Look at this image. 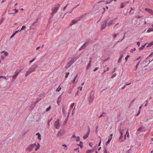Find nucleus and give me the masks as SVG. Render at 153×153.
Masks as SVG:
<instances>
[{"mask_svg":"<svg viewBox=\"0 0 153 153\" xmlns=\"http://www.w3.org/2000/svg\"><path fill=\"white\" fill-rule=\"evenodd\" d=\"M123 131V130H122V131H121L120 129V133L121 134V135L119 137V141L121 142L123 141L126 139V135H125V137L124 138H123V133L122 132V131Z\"/></svg>","mask_w":153,"mask_h":153,"instance_id":"1","label":"nucleus"},{"mask_svg":"<svg viewBox=\"0 0 153 153\" xmlns=\"http://www.w3.org/2000/svg\"><path fill=\"white\" fill-rule=\"evenodd\" d=\"M153 56V52H152L146 59V60H144L143 63V64H145L146 63L148 62V60H149V59H150Z\"/></svg>","mask_w":153,"mask_h":153,"instance_id":"2","label":"nucleus"},{"mask_svg":"<svg viewBox=\"0 0 153 153\" xmlns=\"http://www.w3.org/2000/svg\"><path fill=\"white\" fill-rule=\"evenodd\" d=\"M54 127L56 129H58L60 127V123L59 119H57L56 121L55 122Z\"/></svg>","mask_w":153,"mask_h":153,"instance_id":"3","label":"nucleus"},{"mask_svg":"<svg viewBox=\"0 0 153 153\" xmlns=\"http://www.w3.org/2000/svg\"><path fill=\"white\" fill-rule=\"evenodd\" d=\"M97 148V145H95L92 149L88 150L87 151L86 153H90L93 152V151H95Z\"/></svg>","mask_w":153,"mask_h":153,"instance_id":"4","label":"nucleus"},{"mask_svg":"<svg viewBox=\"0 0 153 153\" xmlns=\"http://www.w3.org/2000/svg\"><path fill=\"white\" fill-rule=\"evenodd\" d=\"M65 133V131L63 130H61L59 131L57 134V137H59L60 136L63 135Z\"/></svg>","mask_w":153,"mask_h":153,"instance_id":"5","label":"nucleus"},{"mask_svg":"<svg viewBox=\"0 0 153 153\" xmlns=\"http://www.w3.org/2000/svg\"><path fill=\"white\" fill-rule=\"evenodd\" d=\"M90 131V128L89 127H88V131L87 132L85 135L83 136V137L84 139L85 140L88 137V135L89 134Z\"/></svg>","mask_w":153,"mask_h":153,"instance_id":"6","label":"nucleus"},{"mask_svg":"<svg viewBox=\"0 0 153 153\" xmlns=\"http://www.w3.org/2000/svg\"><path fill=\"white\" fill-rule=\"evenodd\" d=\"M58 9L57 8V7H55L54 9L53 10V11L52 13H51V16L50 17L49 19H50L51 18H52L53 17L54 13H56V12L58 11Z\"/></svg>","mask_w":153,"mask_h":153,"instance_id":"7","label":"nucleus"},{"mask_svg":"<svg viewBox=\"0 0 153 153\" xmlns=\"http://www.w3.org/2000/svg\"><path fill=\"white\" fill-rule=\"evenodd\" d=\"M106 22H105L104 21L103 24H101V30H102L106 27L107 23H106Z\"/></svg>","mask_w":153,"mask_h":153,"instance_id":"8","label":"nucleus"},{"mask_svg":"<svg viewBox=\"0 0 153 153\" xmlns=\"http://www.w3.org/2000/svg\"><path fill=\"white\" fill-rule=\"evenodd\" d=\"M78 58V57H75L72 58L69 62L71 63V64H72L76 61Z\"/></svg>","mask_w":153,"mask_h":153,"instance_id":"9","label":"nucleus"},{"mask_svg":"<svg viewBox=\"0 0 153 153\" xmlns=\"http://www.w3.org/2000/svg\"><path fill=\"white\" fill-rule=\"evenodd\" d=\"M31 144L27 148L26 150H27L29 152L31 151L33 148Z\"/></svg>","mask_w":153,"mask_h":153,"instance_id":"10","label":"nucleus"},{"mask_svg":"<svg viewBox=\"0 0 153 153\" xmlns=\"http://www.w3.org/2000/svg\"><path fill=\"white\" fill-rule=\"evenodd\" d=\"M20 72V71H16L15 72V74H14V75H13V77H12L13 79H14V80H15L16 79V77L17 76L18 74Z\"/></svg>","mask_w":153,"mask_h":153,"instance_id":"11","label":"nucleus"},{"mask_svg":"<svg viewBox=\"0 0 153 153\" xmlns=\"http://www.w3.org/2000/svg\"><path fill=\"white\" fill-rule=\"evenodd\" d=\"M79 20H73L71 22L70 24V26H72L73 25L75 24Z\"/></svg>","mask_w":153,"mask_h":153,"instance_id":"12","label":"nucleus"},{"mask_svg":"<svg viewBox=\"0 0 153 153\" xmlns=\"http://www.w3.org/2000/svg\"><path fill=\"white\" fill-rule=\"evenodd\" d=\"M91 40L90 39H88L87 41L84 43V46L86 47L91 42Z\"/></svg>","mask_w":153,"mask_h":153,"instance_id":"13","label":"nucleus"},{"mask_svg":"<svg viewBox=\"0 0 153 153\" xmlns=\"http://www.w3.org/2000/svg\"><path fill=\"white\" fill-rule=\"evenodd\" d=\"M148 44V43H145L144 45H142L141 47L139 48V51H141L143 49L145 48V47L146 46L147 44Z\"/></svg>","mask_w":153,"mask_h":153,"instance_id":"14","label":"nucleus"},{"mask_svg":"<svg viewBox=\"0 0 153 153\" xmlns=\"http://www.w3.org/2000/svg\"><path fill=\"white\" fill-rule=\"evenodd\" d=\"M94 97L91 96H91L89 98V103L91 104L92 101H93Z\"/></svg>","mask_w":153,"mask_h":153,"instance_id":"15","label":"nucleus"},{"mask_svg":"<svg viewBox=\"0 0 153 153\" xmlns=\"http://www.w3.org/2000/svg\"><path fill=\"white\" fill-rule=\"evenodd\" d=\"M72 65L69 62L67 64H66L65 68H68L69 67Z\"/></svg>","mask_w":153,"mask_h":153,"instance_id":"16","label":"nucleus"},{"mask_svg":"<svg viewBox=\"0 0 153 153\" xmlns=\"http://www.w3.org/2000/svg\"><path fill=\"white\" fill-rule=\"evenodd\" d=\"M153 60V58L152 59L151 58H150V59H149V60H148V62H149L147 64H146V63L145 64H143V65H144V67H146V66H147L148 65H149V64L151 62H152Z\"/></svg>","mask_w":153,"mask_h":153,"instance_id":"17","label":"nucleus"},{"mask_svg":"<svg viewBox=\"0 0 153 153\" xmlns=\"http://www.w3.org/2000/svg\"><path fill=\"white\" fill-rule=\"evenodd\" d=\"M36 135L38 136V137L37 138L39 140H41V135L39 132L36 133Z\"/></svg>","mask_w":153,"mask_h":153,"instance_id":"18","label":"nucleus"},{"mask_svg":"<svg viewBox=\"0 0 153 153\" xmlns=\"http://www.w3.org/2000/svg\"><path fill=\"white\" fill-rule=\"evenodd\" d=\"M123 56V55L122 53L120 54V58L118 61V62L119 63L121 62Z\"/></svg>","mask_w":153,"mask_h":153,"instance_id":"19","label":"nucleus"},{"mask_svg":"<svg viewBox=\"0 0 153 153\" xmlns=\"http://www.w3.org/2000/svg\"><path fill=\"white\" fill-rule=\"evenodd\" d=\"M146 47L147 48H149L152 45H153V41L149 43H148L147 44Z\"/></svg>","mask_w":153,"mask_h":153,"instance_id":"20","label":"nucleus"},{"mask_svg":"<svg viewBox=\"0 0 153 153\" xmlns=\"http://www.w3.org/2000/svg\"><path fill=\"white\" fill-rule=\"evenodd\" d=\"M145 10L146 11L148 12L149 13H150L151 14L152 12H153L152 10H151L150 9H149L148 8H146L145 9Z\"/></svg>","mask_w":153,"mask_h":153,"instance_id":"21","label":"nucleus"},{"mask_svg":"<svg viewBox=\"0 0 153 153\" xmlns=\"http://www.w3.org/2000/svg\"><path fill=\"white\" fill-rule=\"evenodd\" d=\"M112 139V137H110L108 139L107 141L105 143V144L107 146L108 145L109 143Z\"/></svg>","mask_w":153,"mask_h":153,"instance_id":"22","label":"nucleus"},{"mask_svg":"<svg viewBox=\"0 0 153 153\" xmlns=\"http://www.w3.org/2000/svg\"><path fill=\"white\" fill-rule=\"evenodd\" d=\"M113 24V22L112 20H110L107 24L108 26H110L111 25Z\"/></svg>","mask_w":153,"mask_h":153,"instance_id":"23","label":"nucleus"},{"mask_svg":"<svg viewBox=\"0 0 153 153\" xmlns=\"http://www.w3.org/2000/svg\"><path fill=\"white\" fill-rule=\"evenodd\" d=\"M13 11H15V13H13V16H14L15 15V14L16 13H18L19 12L18 10H17V9H13Z\"/></svg>","mask_w":153,"mask_h":153,"instance_id":"24","label":"nucleus"},{"mask_svg":"<svg viewBox=\"0 0 153 153\" xmlns=\"http://www.w3.org/2000/svg\"><path fill=\"white\" fill-rule=\"evenodd\" d=\"M31 72H32L30 70L29 71H27L26 73L25 74V76H27Z\"/></svg>","mask_w":153,"mask_h":153,"instance_id":"25","label":"nucleus"},{"mask_svg":"<svg viewBox=\"0 0 153 153\" xmlns=\"http://www.w3.org/2000/svg\"><path fill=\"white\" fill-rule=\"evenodd\" d=\"M36 148H35V151H37L39 148L40 146V145L39 143H38L37 145L36 146Z\"/></svg>","mask_w":153,"mask_h":153,"instance_id":"26","label":"nucleus"},{"mask_svg":"<svg viewBox=\"0 0 153 153\" xmlns=\"http://www.w3.org/2000/svg\"><path fill=\"white\" fill-rule=\"evenodd\" d=\"M63 106L62 108V113L63 114V115H65L67 114V112L65 111L64 110V107Z\"/></svg>","mask_w":153,"mask_h":153,"instance_id":"27","label":"nucleus"},{"mask_svg":"<svg viewBox=\"0 0 153 153\" xmlns=\"http://www.w3.org/2000/svg\"><path fill=\"white\" fill-rule=\"evenodd\" d=\"M85 46H84V44L82 45L81 47H80V48H79V51H80V50H81L82 49H84L85 48Z\"/></svg>","mask_w":153,"mask_h":153,"instance_id":"28","label":"nucleus"},{"mask_svg":"<svg viewBox=\"0 0 153 153\" xmlns=\"http://www.w3.org/2000/svg\"><path fill=\"white\" fill-rule=\"evenodd\" d=\"M29 70L31 71V72H32L35 71V68L33 67L32 66L30 68Z\"/></svg>","mask_w":153,"mask_h":153,"instance_id":"29","label":"nucleus"},{"mask_svg":"<svg viewBox=\"0 0 153 153\" xmlns=\"http://www.w3.org/2000/svg\"><path fill=\"white\" fill-rule=\"evenodd\" d=\"M61 98H58V99H57V103L58 104V105H59V103L61 102Z\"/></svg>","mask_w":153,"mask_h":153,"instance_id":"30","label":"nucleus"},{"mask_svg":"<svg viewBox=\"0 0 153 153\" xmlns=\"http://www.w3.org/2000/svg\"><path fill=\"white\" fill-rule=\"evenodd\" d=\"M87 14L85 13L83 15H82L81 16L79 17V19L78 20L81 19L82 18H84L86 16Z\"/></svg>","mask_w":153,"mask_h":153,"instance_id":"31","label":"nucleus"},{"mask_svg":"<svg viewBox=\"0 0 153 153\" xmlns=\"http://www.w3.org/2000/svg\"><path fill=\"white\" fill-rule=\"evenodd\" d=\"M77 76H78V74H77V75L75 76V77L74 78V79L72 81V82L73 83H74L75 82V80H76V78H77Z\"/></svg>","mask_w":153,"mask_h":153,"instance_id":"32","label":"nucleus"},{"mask_svg":"<svg viewBox=\"0 0 153 153\" xmlns=\"http://www.w3.org/2000/svg\"><path fill=\"white\" fill-rule=\"evenodd\" d=\"M51 105H50L49 106L48 108H46V111L47 112V111H49L51 110Z\"/></svg>","mask_w":153,"mask_h":153,"instance_id":"33","label":"nucleus"},{"mask_svg":"<svg viewBox=\"0 0 153 153\" xmlns=\"http://www.w3.org/2000/svg\"><path fill=\"white\" fill-rule=\"evenodd\" d=\"M104 153H108V151L106 147L105 146L104 147Z\"/></svg>","mask_w":153,"mask_h":153,"instance_id":"34","label":"nucleus"},{"mask_svg":"<svg viewBox=\"0 0 153 153\" xmlns=\"http://www.w3.org/2000/svg\"><path fill=\"white\" fill-rule=\"evenodd\" d=\"M61 89L62 88L60 87V86H59V87L56 89V91L59 92L61 90Z\"/></svg>","mask_w":153,"mask_h":153,"instance_id":"35","label":"nucleus"},{"mask_svg":"<svg viewBox=\"0 0 153 153\" xmlns=\"http://www.w3.org/2000/svg\"><path fill=\"white\" fill-rule=\"evenodd\" d=\"M68 117H67L66 118L65 120V121H64V123H63V124L64 125H65L66 124L67 121H68Z\"/></svg>","mask_w":153,"mask_h":153,"instance_id":"36","label":"nucleus"},{"mask_svg":"<svg viewBox=\"0 0 153 153\" xmlns=\"http://www.w3.org/2000/svg\"><path fill=\"white\" fill-rule=\"evenodd\" d=\"M109 19H110V17L109 16H108L106 19L104 20V22H106V23L109 20Z\"/></svg>","mask_w":153,"mask_h":153,"instance_id":"37","label":"nucleus"},{"mask_svg":"<svg viewBox=\"0 0 153 153\" xmlns=\"http://www.w3.org/2000/svg\"><path fill=\"white\" fill-rule=\"evenodd\" d=\"M32 66L33 67L35 68V69L36 68L38 67V66L36 64H33Z\"/></svg>","mask_w":153,"mask_h":153,"instance_id":"38","label":"nucleus"},{"mask_svg":"<svg viewBox=\"0 0 153 153\" xmlns=\"http://www.w3.org/2000/svg\"><path fill=\"white\" fill-rule=\"evenodd\" d=\"M62 14V13H59V14H57L56 17H58V18L60 17L61 16Z\"/></svg>","mask_w":153,"mask_h":153,"instance_id":"39","label":"nucleus"},{"mask_svg":"<svg viewBox=\"0 0 153 153\" xmlns=\"http://www.w3.org/2000/svg\"><path fill=\"white\" fill-rule=\"evenodd\" d=\"M26 28V27L25 25H23V26H22V27L21 28V29L20 30L21 31L24 30H25V29Z\"/></svg>","mask_w":153,"mask_h":153,"instance_id":"40","label":"nucleus"},{"mask_svg":"<svg viewBox=\"0 0 153 153\" xmlns=\"http://www.w3.org/2000/svg\"><path fill=\"white\" fill-rule=\"evenodd\" d=\"M152 31V28H149L147 30V32L148 33H150Z\"/></svg>","mask_w":153,"mask_h":153,"instance_id":"41","label":"nucleus"},{"mask_svg":"<svg viewBox=\"0 0 153 153\" xmlns=\"http://www.w3.org/2000/svg\"><path fill=\"white\" fill-rule=\"evenodd\" d=\"M125 5H124V3H121L120 7V8H123L124 7Z\"/></svg>","mask_w":153,"mask_h":153,"instance_id":"42","label":"nucleus"},{"mask_svg":"<svg viewBox=\"0 0 153 153\" xmlns=\"http://www.w3.org/2000/svg\"><path fill=\"white\" fill-rule=\"evenodd\" d=\"M130 57V56L129 55H127L125 58V59L126 60V61L127 62L128 60V58Z\"/></svg>","mask_w":153,"mask_h":153,"instance_id":"43","label":"nucleus"},{"mask_svg":"<svg viewBox=\"0 0 153 153\" xmlns=\"http://www.w3.org/2000/svg\"><path fill=\"white\" fill-rule=\"evenodd\" d=\"M126 134L127 135V137H129V134L128 132V129H127L126 131Z\"/></svg>","mask_w":153,"mask_h":153,"instance_id":"44","label":"nucleus"},{"mask_svg":"<svg viewBox=\"0 0 153 153\" xmlns=\"http://www.w3.org/2000/svg\"><path fill=\"white\" fill-rule=\"evenodd\" d=\"M76 141L78 142V141H79L80 137H79V136L77 137H76Z\"/></svg>","mask_w":153,"mask_h":153,"instance_id":"45","label":"nucleus"},{"mask_svg":"<svg viewBox=\"0 0 153 153\" xmlns=\"http://www.w3.org/2000/svg\"><path fill=\"white\" fill-rule=\"evenodd\" d=\"M36 59V57L33 58V59H32L31 60H30V61H29V64H30L32 62L35 60V59Z\"/></svg>","mask_w":153,"mask_h":153,"instance_id":"46","label":"nucleus"},{"mask_svg":"<svg viewBox=\"0 0 153 153\" xmlns=\"http://www.w3.org/2000/svg\"><path fill=\"white\" fill-rule=\"evenodd\" d=\"M4 55L5 56H6L8 55V53L7 52L5 51V52L4 53Z\"/></svg>","mask_w":153,"mask_h":153,"instance_id":"47","label":"nucleus"},{"mask_svg":"<svg viewBox=\"0 0 153 153\" xmlns=\"http://www.w3.org/2000/svg\"><path fill=\"white\" fill-rule=\"evenodd\" d=\"M69 72H68L67 73H66V74H65V78H67L69 75Z\"/></svg>","mask_w":153,"mask_h":153,"instance_id":"48","label":"nucleus"},{"mask_svg":"<svg viewBox=\"0 0 153 153\" xmlns=\"http://www.w3.org/2000/svg\"><path fill=\"white\" fill-rule=\"evenodd\" d=\"M143 128L142 127H141L140 128H139L137 130V131H140L141 130H142Z\"/></svg>","mask_w":153,"mask_h":153,"instance_id":"49","label":"nucleus"},{"mask_svg":"<svg viewBox=\"0 0 153 153\" xmlns=\"http://www.w3.org/2000/svg\"><path fill=\"white\" fill-rule=\"evenodd\" d=\"M77 145L79 146L82 149L83 147V146L82 144H77Z\"/></svg>","mask_w":153,"mask_h":153,"instance_id":"50","label":"nucleus"},{"mask_svg":"<svg viewBox=\"0 0 153 153\" xmlns=\"http://www.w3.org/2000/svg\"><path fill=\"white\" fill-rule=\"evenodd\" d=\"M126 33H126V32H125L124 33V35L123 36V39L120 41V42H121V41H122L124 39V38L125 37V35Z\"/></svg>","mask_w":153,"mask_h":153,"instance_id":"51","label":"nucleus"},{"mask_svg":"<svg viewBox=\"0 0 153 153\" xmlns=\"http://www.w3.org/2000/svg\"><path fill=\"white\" fill-rule=\"evenodd\" d=\"M142 58V57L141 56H139L137 59L135 60V61H136L137 60H139L140 59Z\"/></svg>","mask_w":153,"mask_h":153,"instance_id":"52","label":"nucleus"},{"mask_svg":"<svg viewBox=\"0 0 153 153\" xmlns=\"http://www.w3.org/2000/svg\"><path fill=\"white\" fill-rule=\"evenodd\" d=\"M91 61H89V62L88 63L87 66L90 68L91 66Z\"/></svg>","mask_w":153,"mask_h":153,"instance_id":"53","label":"nucleus"},{"mask_svg":"<svg viewBox=\"0 0 153 153\" xmlns=\"http://www.w3.org/2000/svg\"><path fill=\"white\" fill-rule=\"evenodd\" d=\"M116 75V73H114V74H113L111 76V77L112 78H113L114 77H115Z\"/></svg>","mask_w":153,"mask_h":153,"instance_id":"54","label":"nucleus"},{"mask_svg":"<svg viewBox=\"0 0 153 153\" xmlns=\"http://www.w3.org/2000/svg\"><path fill=\"white\" fill-rule=\"evenodd\" d=\"M140 110H139L138 111L137 113L136 114V116H138L140 113Z\"/></svg>","mask_w":153,"mask_h":153,"instance_id":"55","label":"nucleus"},{"mask_svg":"<svg viewBox=\"0 0 153 153\" xmlns=\"http://www.w3.org/2000/svg\"><path fill=\"white\" fill-rule=\"evenodd\" d=\"M99 137L100 138V136H99ZM101 140H101V138H100V142H99V144H98V146H100V145H101Z\"/></svg>","mask_w":153,"mask_h":153,"instance_id":"56","label":"nucleus"},{"mask_svg":"<svg viewBox=\"0 0 153 153\" xmlns=\"http://www.w3.org/2000/svg\"><path fill=\"white\" fill-rule=\"evenodd\" d=\"M75 103H74L73 102V103H72L71 105H70V106H71V108H73V107L74 106V105Z\"/></svg>","mask_w":153,"mask_h":153,"instance_id":"57","label":"nucleus"},{"mask_svg":"<svg viewBox=\"0 0 153 153\" xmlns=\"http://www.w3.org/2000/svg\"><path fill=\"white\" fill-rule=\"evenodd\" d=\"M16 34L14 32L12 34V35L11 36V37H10V38H12Z\"/></svg>","mask_w":153,"mask_h":153,"instance_id":"58","label":"nucleus"},{"mask_svg":"<svg viewBox=\"0 0 153 153\" xmlns=\"http://www.w3.org/2000/svg\"><path fill=\"white\" fill-rule=\"evenodd\" d=\"M4 20L3 18H2L0 21V25L3 22Z\"/></svg>","mask_w":153,"mask_h":153,"instance_id":"59","label":"nucleus"},{"mask_svg":"<svg viewBox=\"0 0 153 153\" xmlns=\"http://www.w3.org/2000/svg\"><path fill=\"white\" fill-rule=\"evenodd\" d=\"M72 89L71 88L70 89H69L68 91V93L70 94L71 93V91Z\"/></svg>","mask_w":153,"mask_h":153,"instance_id":"60","label":"nucleus"},{"mask_svg":"<svg viewBox=\"0 0 153 153\" xmlns=\"http://www.w3.org/2000/svg\"><path fill=\"white\" fill-rule=\"evenodd\" d=\"M89 145L91 147H92L93 143H91V142H90L89 143Z\"/></svg>","mask_w":153,"mask_h":153,"instance_id":"61","label":"nucleus"},{"mask_svg":"<svg viewBox=\"0 0 153 153\" xmlns=\"http://www.w3.org/2000/svg\"><path fill=\"white\" fill-rule=\"evenodd\" d=\"M98 68H99L98 67L95 68L94 70V71H96L98 69Z\"/></svg>","mask_w":153,"mask_h":153,"instance_id":"62","label":"nucleus"},{"mask_svg":"<svg viewBox=\"0 0 153 153\" xmlns=\"http://www.w3.org/2000/svg\"><path fill=\"white\" fill-rule=\"evenodd\" d=\"M150 70L153 69V64L150 67Z\"/></svg>","mask_w":153,"mask_h":153,"instance_id":"63","label":"nucleus"},{"mask_svg":"<svg viewBox=\"0 0 153 153\" xmlns=\"http://www.w3.org/2000/svg\"><path fill=\"white\" fill-rule=\"evenodd\" d=\"M117 34L115 33L113 35L114 38L115 39V38H116V37H117Z\"/></svg>","mask_w":153,"mask_h":153,"instance_id":"64","label":"nucleus"}]
</instances>
